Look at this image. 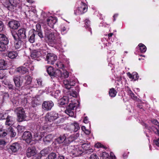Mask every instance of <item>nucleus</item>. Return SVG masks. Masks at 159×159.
Instances as JSON below:
<instances>
[{"instance_id": "obj_26", "label": "nucleus", "mask_w": 159, "mask_h": 159, "mask_svg": "<svg viewBox=\"0 0 159 159\" xmlns=\"http://www.w3.org/2000/svg\"><path fill=\"white\" fill-rule=\"evenodd\" d=\"M79 136V134L76 133L75 135H71L68 138V141L70 142L73 141L76 139Z\"/></svg>"}, {"instance_id": "obj_55", "label": "nucleus", "mask_w": 159, "mask_h": 159, "mask_svg": "<svg viewBox=\"0 0 159 159\" xmlns=\"http://www.w3.org/2000/svg\"><path fill=\"white\" fill-rule=\"evenodd\" d=\"M153 131L155 134L159 135V129L157 128H154Z\"/></svg>"}, {"instance_id": "obj_60", "label": "nucleus", "mask_w": 159, "mask_h": 159, "mask_svg": "<svg viewBox=\"0 0 159 159\" xmlns=\"http://www.w3.org/2000/svg\"><path fill=\"white\" fill-rule=\"evenodd\" d=\"M37 83L38 85H42V80L40 79H39L37 80Z\"/></svg>"}, {"instance_id": "obj_6", "label": "nucleus", "mask_w": 159, "mask_h": 159, "mask_svg": "<svg viewBox=\"0 0 159 159\" xmlns=\"http://www.w3.org/2000/svg\"><path fill=\"white\" fill-rule=\"evenodd\" d=\"M76 104L75 103H70L65 111V113L70 116H73L74 112L73 110L76 107Z\"/></svg>"}, {"instance_id": "obj_10", "label": "nucleus", "mask_w": 159, "mask_h": 159, "mask_svg": "<svg viewBox=\"0 0 159 159\" xmlns=\"http://www.w3.org/2000/svg\"><path fill=\"white\" fill-rule=\"evenodd\" d=\"M57 59V57L55 54L52 53L48 54L46 56V59L48 63L51 64H53Z\"/></svg>"}, {"instance_id": "obj_61", "label": "nucleus", "mask_w": 159, "mask_h": 159, "mask_svg": "<svg viewBox=\"0 0 159 159\" xmlns=\"http://www.w3.org/2000/svg\"><path fill=\"white\" fill-rule=\"evenodd\" d=\"M102 146V144H101L100 143H98L95 145L96 147L98 148H101Z\"/></svg>"}, {"instance_id": "obj_14", "label": "nucleus", "mask_w": 159, "mask_h": 159, "mask_svg": "<svg viewBox=\"0 0 159 159\" xmlns=\"http://www.w3.org/2000/svg\"><path fill=\"white\" fill-rule=\"evenodd\" d=\"M47 22L48 25L51 27H52L53 25L56 23L57 19L52 16L49 17L46 20Z\"/></svg>"}, {"instance_id": "obj_46", "label": "nucleus", "mask_w": 159, "mask_h": 159, "mask_svg": "<svg viewBox=\"0 0 159 159\" xmlns=\"http://www.w3.org/2000/svg\"><path fill=\"white\" fill-rule=\"evenodd\" d=\"M29 70L25 67L22 66L21 73L22 74H24L28 72Z\"/></svg>"}, {"instance_id": "obj_8", "label": "nucleus", "mask_w": 159, "mask_h": 159, "mask_svg": "<svg viewBox=\"0 0 159 159\" xmlns=\"http://www.w3.org/2000/svg\"><path fill=\"white\" fill-rule=\"evenodd\" d=\"M54 106V103L52 101H44L42 104V108L45 111L50 110Z\"/></svg>"}, {"instance_id": "obj_44", "label": "nucleus", "mask_w": 159, "mask_h": 159, "mask_svg": "<svg viewBox=\"0 0 159 159\" xmlns=\"http://www.w3.org/2000/svg\"><path fill=\"white\" fill-rule=\"evenodd\" d=\"M7 133L6 132L3 131L2 129H0V137H3L6 136Z\"/></svg>"}, {"instance_id": "obj_29", "label": "nucleus", "mask_w": 159, "mask_h": 159, "mask_svg": "<svg viewBox=\"0 0 159 159\" xmlns=\"http://www.w3.org/2000/svg\"><path fill=\"white\" fill-rule=\"evenodd\" d=\"M16 41V42L17 41V42H15L16 43L15 44V47L17 49L21 47L22 43V41L21 40V39H19Z\"/></svg>"}, {"instance_id": "obj_48", "label": "nucleus", "mask_w": 159, "mask_h": 159, "mask_svg": "<svg viewBox=\"0 0 159 159\" xmlns=\"http://www.w3.org/2000/svg\"><path fill=\"white\" fill-rule=\"evenodd\" d=\"M90 21L88 19H86L85 20V24L86 25V28H87L89 30H91V28L89 27Z\"/></svg>"}, {"instance_id": "obj_9", "label": "nucleus", "mask_w": 159, "mask_h": 159, "mask_svg": "<svg viewBox=\"0 0 159 159\" xmlns=\"http://www.w3.org/2000/svg\"><path fill=\"white\" fill-rule=\"evenodd\" d=\"M47 35L48 41L51 43H56L60 41V39L55 37L53 33H50Z\"/></svg>"}, {"instance_id": "obj_3", "label": "nucleus", "mask_w": 159, "mask_h": 159, "mask_svg": "<svg viewBox=\"0 0 159 159\" xmlns=\"http://www.w3.org/2000/svg\"><path fill=\"white\" fill-rule=\"evenodd\" d=\"M15 111L17 114L18 122H21L25 120L26 116L24 109L22 107H18L15 109Z\"/></svg>"}, {"instance_id": "obj_64", "label": "nucleus", "mask_w": 159, "mask_h": 159, "mask_svg": "<svg viewBox=\"0 0 159 159\" xmlns=\"http://www.w3.org/2000/svg\"><path fill=\"white\" fill-rule=\"evenodd\" d=\"M5 144V142L4 141L1 140H0V145H4Z\"/></svg>"}, {"instance_id": "obj_39", "label": "nucleus", "mask_w": 159, "mask_h": 159, "mask_svg": "<svg viewBox=\"0 0 159 159\" xmlns=\"http://www.w3.org/2000/svg\"><path fill=\"white\" fill-rule=\"evenodd\" d=\"M32 104L33 107H35L40 104V102L39 101H38V99L37 98H35L32 102Z\"/></svg>"}, {"instance_id": "obj_31", "label": "nucleus", "mask_w": 159, "mask_h": 159, "mask_svg": "<svg viewBox=\"0 0 159 159\" xmlns=\"http://www.w3.org/2000/svg\"><path fill=\"white\" fill-rule=\"evenodd\" d=\"M70 81L67 80H63L64 87L67 89H70L69 85Z\"/></svg>"}, {"instance_id": "obj_36", "label": "nucleus", "mask_w": 159, "mask_h": 159, "mask_svg": "<svg viewBox=\"0 0 159 159\" xmlns=\"http://www.w3.org/2000/svg\"><path fill=\"white\" fill-rule=\"evenodd\" d=\"M139 46L140 47V49L141 52H145L146 51V48L143 44L140 43L139 44Z\"/></svg>"}, {"instance_id": "obj_51", "label": "nucleus", "mask_w": 159, "mask_h": 159, "mask_svg": "<svg viewBox=\"0 0 159 159\" xmlns=\"http://www.w3.org/2000/svg\"><path fill=\"white\" fill-rule=\"evenodd\" d=\"M4 28V25L2 21L0 20V32L3 30Z\"/></svg>"}, {"instance_id": "obj_33", "label": "nucleus", "mask_w": 159, "mask_h": 159, "mask_svg": "<svg viewBox=\"0 0 159 159\" xmlns=\"http://www.w3.org/2000/svg\"><path fill=\"white\" fill-rule=\"evenodd\" d=\"M69 76V73L67 71H64L62 73L61 72V75H59L58 77H61L62 78H66L68 77Z\"/></svg>"}, {"instance_id": "obj_20", "label": "nucleus", "mask_w": 159, "mask_h": 159, "mask_svg": "<svg viewBox=\"0 0 159 159\" xmlns=\"http://www.w3.org/2000/svg\"><path fill=\"white\" fill-rule=\"evenodd\" d=\"M9 41L7 38L4 34H0V43L8 44Z\"/></svg>"}, {"instance_id": "obj_62", "label": "nucleus", "mask_w": 159, "mask_h": 159, "mask_svg": "<svg viewBox=\"0 0 159 159\" xmlns=\"http://www.w3.org/2000/svg\"><path fill=\"white\" fill-rule=\"evenodd\" d=\"M130 96L131 97V98L133 99H136L137 97L136 96H134V94L133 93H132L131 94Z\"/></svg>"}, {"instance_id": "obj_37", "label": "nucleus", "mask_w": 159, "mask_h": 159, "mask_svg": "<svg viewBox=\"0 0 159 159\" xmlns=\"http://www.w3.org/2000/svg\"><path fill=\"white\" fill-rule=\"evenodd\" d=\"M72 125H73L74 128V131L75 132H77L80 129V127L78 123L76 122H75L73 124H72Z\"/></svg>"}, {"instance_id": "obj_47", "label": "nucleus", "mask_w": 159, "mask_h": 159, "mask_svg": "<svg viewBox=\"0 0 159 159\" xmlns=\"http://www.w3.org/2000/svg\"><path fill=\"white\" fill-rule=\"evenodd\" d=\"M152 122L153 124H155V125L157 126V127H155V128H157L158 129L157 127H159V123L157 121V120H152ZM154 127H153V129Z\"/></svg>"}, {"instance_id": "obj_58", "label": "nucleus", "mask_w": 159, "mask_h": 159, "mask_svg": "<svg viewBox=\"0 0 159 159\" xmlns=\"http://www.w3.org/2000/svg\"><path fill=\"white\" fill-rule=\"evenodd\" d=\"M4 119H5V117L4 116V114L0 113V119L3 120Z\"/></svg>"}, {"instance_id": "obj_21", "label": "nucleus", "mask_w": 159, "mask_h": 159, "mask_svg": "<svg viewBox=\"0 0 159 159\" xmlns=\"http://www.w3.org/2000/svg\"><path fill=\"white\" fill-rule=\"evenodd\" d=\"M7 134H9L11 137H14L16 135V133L13 129L11 127H9L7 129Z\"/></svg>"}, {"instance_id": "obj_56", "label": "nucleus", "mask_w": 159, "mask_h": 159, "mask_svg": "<svg viewBox=\"0 0 159 159\" xmlns=\"http://www.w3.org/2000/svg\"><path fill=\"white\" fill-rule=\"evenodd\" d=\"M87 152H86V153H87L88 154H90L92 153L93 152V150L92 149V148H91V149H87Z\"/></svg>"}, {"instance_id": "obj_22", "label": "nucleus", "mask_w": 159, "mask_h": 159, "mask_svg": "<svg viewBox=\"0 0 159 159\" xmlns=\"http://www.w3.org/2000/svg\"><path fill=\"white\" fill-rule=\"evenodd\" d=\"M40 52L36 50H34L31 53V57L32 58L38 57L40 56Z\"/></svg>"}, {"instance_id": "obj_38", "label": "nucleus", "mask_w": 159, "mask_h": 159, "mask_svg": "<svg viewBox=\"0 0 159 159\" xmlns=\"http://www.w3.org/2000/svg\"><path fill=\"white\" fill-rule=\"evenodd\" d=\"M7 44L0 43V51H4L6 49V45Z\"/></svg>"}, {"instance_id": "obj_2", "label": "nucleus", "mask_w": 159, "mask_h": 159, "mask_svg": "<svg viewBox=\"0 0 159 159\" xmlns=\"http://www.w3.org/2000/svg\"><path fill=\"white\" fill-rule=\"evenodd\" d=\"M11 32L15 40H16L18 39H24L26 38L25 30L24 28H21L19 30L17 33L14 30H11Z\"/></svg>"}, {"instance_id": "obj_25", "label": "nucleus", "mask_w": 159, "mask_h": 159, "mask_svg": "<svg viewBox=\"0 0 159 159\" xmlns=\"http://www.w3.org/2000/svg\"><path fill=\"white\" fill-rule=\"evenodd\" d=\"M68 99L66 97H64L60 99V104L61 105H63L68 103Z\"/></svg>"}, {"instance_id": "obj_63", "label": "nucleus", "mask_w": 159, "mask_h": 159, "mask_svg": "<svg viewBox=\"0 0 159 159\" xmlns=\"http://www.w3.org/2000/svg\"><path fill=\"white\" fill-rule=\"evenodd\" d=\"M41 156L38 155L36 157H34L32 159H40L41 158Z\"/></svg>"}, {"instance_id": "obj_17", "label": "nucleus", "mask_w": 159, "mask_h": 159, "mask_svg": "<svg viewBox=\"0 0 159 159\" xmlns=\"http://www.w3.org/2000/svg\"><path fill=\"white\" fill-rule=\"evenodd\" d=\"M6 121L5 122L6 125H7L10 127L13 125L14 123V118L12 116H8L6 117Z\"/></svg>"}, {"instance_id": "obj_7", "label": "nucleus", "mask_w": 159, "mask_h": 159, "mask_svg": "<svg viewBox=\"0 0 159 159\" xmlns=\"http://www.w3.org/2000/svg\"><path fill=\"white\" fill-rule=\"evenodd\" d=\"M58 117V114L50 112L47 114L45 116V120L46 121L52 122L57 119Z\"/></svg>"}, {"instance_id": "obj_12", "label": "nucleus", "mask_w": 159, "mask_h": 159, "mask_svg": "<svg viewBox=\"0 0 159 159\" xmlns=\"http://www.w3.org/2000/svg\"><path fill=\"white\" fill-rule=\"evenodd\" d=\"M36 153L35 148L33 146L29 147L27 149L26 155L28 157H31L35 155Z\"/></svg>"}, {"instance_id": "obj_11", "label": "nucleus", "mask_w": 159, "mask_h": 159, "mask_svg": "<svg viewBox=\"0 0 159 159\" xmlns=\"http://www.w3.org/2000/svg\"><path fill=\"white\" fill-rule=\"evenodd\" d=\"M23 139L28 144L30 143L32 140V136L30 132L27 131L25 132L22 136Z\"/></svg>"}, {"instance_id": "obj_34", "label": "nucleus", "mask_w": 159, "mask_h": 159, "mask_svg": "<svg viewBox=\"0 0 159 159\" xmlns=\"http://www.w3.org/2000/svg\"><path fill=\"white\" fill-rule=\"evenodd\" d=\"M86 7H87V5L84 3H82V5L81 7H79L78 8V10H80V11H82V13H84V11L86 10Z\"/></svg>"}, {"instance_id": "obj_43", "label": "nucleus", "mask_w": 159, "mask_h": 159, "mask_svg": "<svg viewBox=\"0 0 159 159\" xmlns=\"http://www.w3.org/2000/svg\"><path fill=\"white\" fill-rule=\"evenodd\" d=\"M69 95L70 96L76 98L77 97L78 93L76 91H72L70 92Z\"/></svg>"}, {"instance_id": "obj_27", "label": "nucleus", "mask_w": 159, "mask_h": 159, "mask_svg": "<svg viewBox=\"0 0 159 159\" xmlns=\"http://www.w3.org/2000/svg\"><path fill=\"white\" fill-rule=\"evenodd\" d=\"M66 139V134H64L62 136H60L57 139V142L59 143H61L65 140Z\"/></svg>"}, {"instance_id": "obj_4", "label": "nucleus", "mask_w": 159, "mask_h": 159, "mask_svg": "<svg viewBox=\"0 0 159 159\" xmlns=\"http://www.w3.org/2000/svg\"><path fill=\"white\" fill-rule=\"evenodd\" d=\"M13 80L14 83L15 89H18L22 86L23 81L21 79V77L18 75H14L13 77Z\"/></svg>"}, {"instance_id": "obj_1", "label": "nucleus", "mask_w": 159, "mask_h": 159, "mask_svg": "<svg viewBox=\"0 0 159 159\" xmlns=\"http://www.w3.org/2000/svg\"><path fill=\"white\" fill-rule=\"evenodd\" d=\"M20 2L19 0H5L3 4L8 10L14 11L16 10L17 7Z\"/></svg>"}, {"instance_id": "obj_42", "label": "nucleus", "mask_w": 159, "mask_h": 159, "mask_svg": "<svg viewBox=\"0 0 159 159\" xmlns=\"http://www.w3.org/2000/svg\"><path fill=\"white\" fill-rule=\"evenodd\" d=\"M60 95L61 92L59 90H56L54 93V97L56 98H58Z\"/></svg>"}, {"instance_id": "obj_53", "label": "nucleus", "mask_w": 159, "mask_h": 159, "mask_svg": "<svg viewBox=\"0 0 159 159\" xmlns=\"http://www.w3.org/2000/svg\"><path fill=\"white\" fill-rule=\"evenodd\" d=\"M36 32H38L40 31L41 30V25L39 24H37L36 25Z\"/></svg>"}, {"instance_id": "obj_30", "label": "nucleus", "mask_w": 159, "mask_h": 159, "mask_svg": "<svg viewBox=\"0 0 159 159\" xmlns=\"http://www.w3.org/2000/svg\"><path fill=\"white\" fill-rule=\"evenodd\" d=\"M117 92L114 88L111 89L109 91V95L111 97H115L116 95Z\"/></svg>"}, {"instance_id": "obj_45", "label": "nucleus", "mask_w": 159, "mask_h": 159, "mask_svg": "<svg viewBox=\"0 0 159 159\" xmlns=\"http://www.w3.org/2000/svg\"><path fill=\"white\" fill-rule=\"evenodd\" d=\"M48 152L47 149H44L43 150H42L40 152V154L42 156H45V155L47 154Z\"/></svg>"}, {"instance_id": "obj_5", "label": "nucleus", "mask_w": 159, "mask_h": 159, "mask_svg": "<svg viewBox=\"0 0 159 159\" xmlns=\"http://www.w3.org/2000/svg\"><path fill=\"white\" fill-rule=\"evenodd\" d=\"M47 70L48 74L51 76H59L61 75V71L58 69H57L55 71L52 66H50L48 67L47 68Z\"/></svg>"}, {"instance_id": "obj_23", "label": "nucleus", "mask_w": 159, "mask_h": 159, "mask_svg": "<svg viewBox=\"0 0 159 159\" xmlns=\"http://www.w3.org/2000/svg\"><path fill=\"white\" fill-rule=\"evenodd\" d=\"M7 63L3 59L0 60V70H4L6 69Z\"/></svg>"}, {"instance_id": "obj_16", "label": "nucleus", "mask_w": 159, "mask_h": 159, "mask_svg": "<svg viewBox=\"0 0 159 159\" xmlns=\"http://www.w3.org/2000/svg\"><path fill=\"white\" fill-rule=\"evenodd\" d=\"M20 146L17 143H15L10 146V149L14 152H16L20 149Z\"/></svg>"}, {"instance_id": "obj_24", "label": "nucleus", "mask_w": 159, "mask_h": 159, "mask_svg": "<svg viewBox=\"0 0 159 159\" xmlns=\"http://www.w3.org/2000/svg\"><path fill=\"white\" fill-rule=\"evenodd\" d=\"M53 139L51 134H49L45 136L43 139V141L45 143H48L50 142Z\"/></svg>"}, {"instance_id": "obj_35", "label": "nucleus", "mask_w": 159, "mask_h": 159, "mask_svg": "<svg viewBox=\"0 0 159 159\" xmlns=\"http://www.w3.org/2000/svg\"><path fill=\"white\" fill-rule=\"evenodd\" d=\"M57 155L54 152H52L49 154L48 157V159H55L56 158Z\"/></svg>"}, {"instance_id": "obj_54", "label": "nucleus", "mask_w": 159, "mask_h": 159, "mask_svg": "<svg viewBox=\"0 0 159 159\" xmlns=\"http://www.w3.org/2000/svg\"><path fill=\"white\" fill-rule=\"evenodd\" d=\"M37 33L38 36L41 38H43V36L42 33L40 31L38 32H36V34Z\"/></svg>"}, {"instance_id": "obj_32", "label": "nucleus", "mask_w": 159, "mask_h": 159, "mask_svg": "<svg viewBox=\"0 0 159 159\" xmlns=\"http://www.w3.org/2000/svg\"><path fill=\"white\" fill-rule=\"evenodd\" d=\"M26 81L25 83V86L30 84L32 81V79L29 75H27L25 77Z\"/></svg>"}, {"instance_id": "obj_41", "label": "nucleus", "mask_w": 159, "mask_h": 159, "mask_svg": "<svg viewBox=\"0 0 159 159\" xmlns=\"http://www.w3.org/2000/svg\"><path fill=\"white\" fill-rule=\"evenodd\" d=\"M17 128L19 132H21L23 131L25 129L24 126L19 125L17 126Z\"/></svg>"}, {"instance_id": "obj_28", "label": "nucleus", "mask_w": 159, "mask_h": 159, "mask_svg": "<svg viewBox=\"0 0 159 159\" xmlns=\"http://www.w3.org/2000/svg\"><path fill=\"white\" fill-rule=\"evenodd\" d=\"M17 56V54L15 52H10L8 54V57L11 59H14Z\"/></svg>"}, {"instance_id": "obj_13", "label": "nucleus", "mask_w": 159, "mask_h": 159, "mask_svg": "<svg viewBox=\"0 0 159 159\" xmlns=\"http://www.w3.org/2000/svg\"><path fill=\"white\" fill-rule=\"evenodd\" d=\"M9 27L13 30L17 29L20 26V23L17 21L12 20L8 23Z\"/></svg>"}, {"instance_id": "obj_57", "label": "nucleus", "mask_w": 159, "mask_h": 159, "mask_svg": "<svg viewBox=\"0 0 159 159\" xmlns=\"http://www.w3.org/2000/svg\"><path fill=\"white\" fill-rule=\"evenodd\" d=\"M8 88L10 89H14L15 88L14 87L13 85L12 84H9L8 85Z\"/></svg>"}, {"instance_id": "obj_18", "label": "nucleus", "mask_w": 159, "mask_h": 159, "mask_svg": "<svg viewBox=\"0 0 159 159\" xmlns=\"http://www.w3.org/2000/svg\"><path fill=\"white\" fill-rule=\"evenodd\" d=\"M127 75L130 78L134 80V81L138 80L139 78L138 74L135 72H133L132 74L128 72L127 73Z\"/></svg>"}, {"instance_id": "obj_50", "label": "nucleus", "mask_w": 159, "mask_h": 159, "mask_svg": "<svg viewBox=\"0 0 159 159\" xmlns=\"http://www.w3.org/2000/svg\"><path fill=\"white\" fill-rule=\"evenodd\" d=\"M90 159H98L97 156L94 154H91L89 157Z\"/></svg>"}, {"instance_id": "obj_19", "label": "nucleus", "mask_w": 159, "mask_h": 159, "mask_svg": "<svg viewBox=\"0 0 159 159\" xmlns=\"http://www.w3.org/2000/svg\"><path fill=\"white\" fill-rule=\"evenodd\" d=\"M71 152L73 155L77 157L80 156L82 153L83 152L79 148H76L72 151Z\"/></svg>"}, {"instance_id": "obj_49", "label": "nucleus", "mask_w": 159, "mask_h": 159, "mask_svg": "<svg viewBox=\"0 0 159 159\" xmlns=\"http://www.w3.org/2000/svg\"><path fill=\"white\" fill-rule=\"evenodd\" d=\"M6 74L0 71V79H2L6 77Z\"/></svg>"}, {"instance_id": "obj_52", "label": "nucleus", "mask_w": 159, "mask_h": 159, "mask_svg": "<svg viewBox=\"0 0 159 159\" xmlns=\"http://www.w3.org/2000/svg\"><path fill=\"white\" fill-rule=\"evenodd\" d=\"M75 84V82L73 80H70V81L69 85H70V89L71 86H74Z\"/></svg>"}, {"instance_id": "obj_15", "label": "nucleus", "mask_w": 159, "mask_h": 159, "mask_svg": "<svg viewBox=\"0 0 159 159\" xmlns=\"http://www.w3.org/2000/svg\"><path fill=\"white\" fill-rule=\"evenodd\" d=\"M36 32L35 30L29 32L28 39L29 41L31 43H33L35 40V37Z\"/></svg>"}, {"instance_id": "obj_59", "label": "nucleus", "mask_w": 159, "mask_h": 159, "mask_svg": "<svg viewBox=\"0 0 159 159\" xmlns=\"http://www.w3.org/2000/svg\"><path fill=\"white\" fill-rule=\"evenodd\" d=\"M22 66L17 68L16 69V71L17 72H19L21 73Z\"/></svg>"}, {"instance_id": "obj_40", "label": "nucleus", "mask_w": 159, "mask_h": 159, "mask_svg": "<svg viewBox=\"0 0 159 159\" xmlns=\"http://www.w3.org/2000/svg\"><path fill=\"white\" fill-rule=\"evenodd\" d=\"M82 148L84 150L86 151L89 148V145L88 143H83L81 145Z\"/></svg>"}]
</instances>
